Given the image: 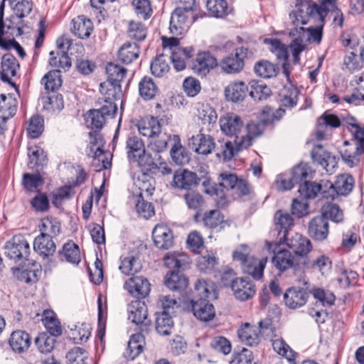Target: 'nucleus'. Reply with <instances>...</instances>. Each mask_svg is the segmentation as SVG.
<instances>
[{
	"mask_svg": "<svg viewBox=\"0 0 364 364\" xmlns=\"http://www.w3.org/2000/svg\"><path fill=\"white\" fill-rule=\"evenodd\" d=\"M297 10L289 14V17L295 26L305 25L311 19L319 23L316 27L305 28V35H308V41L319 43L322 38L323 21L328 14V9L324 6H318L313 0H302L296 4Z\"/></svg>",
	"mask_w": 364,
	"mask_h": 364,
	"instance_id": "nucleus-1",
	"label": "nucleus"
},
{
	"mask_svg": "<svg viewBox=\"0 0 364 364\" xmlns=\"http://www.w3.org/2000/svg\"><path fill=\"white\" fill-rule=\"evenodd\" d=\"M232 259L238 262L242 272L259 280L263 276V272L267 262V258L257 259L250 255V248L247 245H240L232 252Z\"/></svg>",
	"mask_w": 364,
	"mask_h": 364,
	"instance_id": "nucleus-2",
	"label": "nucleus"
},
{
	"mask_svg": "<svg viewBox=\"0 0 364 364\" xmlns=\"http://www.w3.org/2000/svg\"><path fill=\"white\" fill-rule=\"evenodd\" d=\"M270 115L271 118L263 117L260 123L251 122L247 125V134L242 135L237 140L239 149H247L252 145V141L254 138L261 135L264 129V125L272 123L274 119H278L269 107H266L262 110V114Z\"/></svg>",
	"mask_w": 364,
	"mask_h": 364,
	"instance_id": "nucleus-3",
	"label": "nucleus"
},
{
	"mask_svg": "<svg viewBox=\"0 0 364 364\" xmlns=\"http://www.w3.org/2000/svg\"><path fill=\"white\" fill-rule=\"evenodd\" d=\"M326 190L322 191V198L334 200L338 196L348 195L354 186V178L349 174L338 176L334 183L329 181L323 182Z\"/></svg>",
	"mask_w": 364,
	"mask_h": 364,
	"instance_id": "nucleus-4",
	"label": "nucleus"
},
{
	"mask_svg": "<svg viewBox=\"0 0 364 364\" xmlns=\"http://www.w3.org/2000/svg\"><path fill=\"white\" fill-rule=\"evenodd\" d=\"M251 55L252 53L246 47L236 48L232 53L220 60V67L227 74L239 73L244 68L245 60Z\"/></svg>",
	"mask_w": 364,
	"mask_h": 364,
	"instance_id": "nucleus-5",
	"label": "nucleus"
},
{
	"mask_svg": "<svg viewBox=\"0 0 364 364\" xmlns=\"http://www.w3.org/2000/svg\"><path fill=\"white\" fill-rule=\"evenodd\" d=\"M4 254L15 262L27 260L30 253V246L25 237L21 235H14L6 242Z\"/></svg>",
	"mask_w": 364,
	"mask_h": 364,
	"instance_id": "nucleus-6",
	"label": "nucleus"
},
{
	"mask_svg": "<svg viewBox=\"0 0 364 364\" xmlns=\"http://www.w3.org/2000/svg\"><path fill=\"white\" fill-rule=\"evenodd\" d=\"M198 17V14H191L184 9L176 8L171 14L170 19V32L175 36H181L189 28Z\"/></svg>",
	"mask_w": 364,
	"mask_h": 364,
	"instance_id": "nucleus-7",
	"label": "nucleus"
},
{
	"mask_svg": "<svg viewBox=\"0 0 364 364\" xmlns=\"http://www.w3.org/2000/svg\"><path fill=\"white\" fill-rule=\"evenodd\" d=\"M218 65L217 58L209 51H199L191 62V68L197 75L205 77Z\"/></svg>",
	"mask_w": 364,
	"mask_h": 364,
	"instance_id": "nucleus-8",
	"label": "nucleus"
},
{
	"mask_svg": "<svg viewBox=\"0 0 364 364\" xmlns=\"http://www.w3.org/2000/svg\"><path fill=\"white\" fill-rule=\"evenodd\" d=\"M286 245L294 253V256L299 260L306 258L307 255L312 250L313 246L311 240L299 233L292 234L284 238Z\"/></svg>",
	"mask_w": 364,
	"mask_h": 364,
	"instance_id": "nucleus-9",
	"label": "nucleus"
},
{
	"mask_svg": "<svg viewBox=\"0 0 364 364\" xmlns=\"http://www.w3.org/2000/svg\"><path fill=\"white\" fill-rule=\"evenodd\" d=\"M203 132V128H201L198 134L189 139L188 146L196 154L206 156L215 151L216 144L212 136Z\"/></svg>",
	"mask_w": 364,
	"mask_h": 364,
	"instance_id": "nucleus-10",
	"label": "nucleus"
},
{
	"mask_svg": "<svg viewBox=\"0 0 364 364\" xmlns=\"http://www.w3.org/2000/svg\"><path fill=\"white\" fill-rule=\"evenodd\" d=\"M124 288L132 296L144 299L149 294L151 284L146 278L136 276L127 279L124 284Z\"/></svg>",
	"mask_w": 364,
	"mask_h": 364,
	"instance_id": "nucleus-11",
	"label": "nucleus"
},
{
	"mask_svg": "<svg viewBox=\"0 0 364 364\" xmlns=\"http://www.w3.org/2000/svg\"><path fill=\"white\" fill-rule=\"evenodd\" d=\"M283 299L286 306L294 310L306 305L309 299V293L303 288L291 287L285 291Z\"/></svg>",
	"mask_w": 364,
	"mask_h": 364,
	"instance_id": "nucleus-12",
	"label": "nucleus"
},
{
	"mask_svg": "<svg viewBox=\"0 0 364 364\" xmlns=\"http://www.w3.org/2000/svg\"><path fill=\"white\" fill-rule=\"evenodd\" d=\"M307 233L309 236L317 242L327 240L329 235V224L323 216L314 217L308 223Z\"/></svg>",
	"mask_w": 364,
	"mask_h": 364,
	"instance_id": "nucleus-13",
	"label": "nucleus"
},
{
	"mask_svg": "<svg viewBox=\"0 0 364 364\" xmlns=\"http://www.w3.org/2000/svg\"><path fill=\"white\" fill-rule=\"evenodd\" d=\"M196 223L202 222L203 225L209 229H215L219 228L220 230L229 225L225 220L224 215L218 210H210L205 211L202 215L197 212L194 217Z\"/></svg>",
	"mask_w": 364,
	"mask_h": 364,
	"instance_id": "nucleus-14",
	"label": "nucleus"
},
{
	"mask_svg": "<svg viewBox=\"0 0 364 364\" xmlns=\"http://www.w3.org/2000/svg\"><path fill=\"white\" fill-rule=\"evenodd\" d=\"M311 156L313 162L321 166L327 173H333L337 165L336 158L320 144L314 146Z\"/></svg>",
	"mask_w": 364,
	"mask_h": 364,
	"instance_id": "nucleus-15",
	"label": "nucleus"
},
{
	"mask_svg": "<svg viewBox=\"0 0 364 364\" xmlns=\"http://www.w3.org/2000/svg\"><path fill=\"white\" fill-rule=\"evenodd\" d=\"M129 319L136 325H141L142 331H148L151 324L148 319L147 306L144 301H135L129 306Z\"/></svg>",
	"mask_w": 364,
	"mask_h": 364,
	"instance_id": "nucleus-16",
	"label": "nucleus"
},
{
	"mask_svg": "<svg viewBox=\"0 0 364 364\" xmlns=\"http://www.w3.org/2000/svg\"><path fill=\"white\" fill-rule=\"evenodd\" d=\"M101 92L104 96L99 99L98 104L101 105L100 107L97 109L106 117H114L117 111V106L115 100L119 97L121 94H118L116 90L113 89H107L104 93L103 84L100 85Z\"/></svg>",
	"mask_w": 364,
	"mask_h": 364,
	"instance_id": "nucleus-17",
	"label": "nucleus"
},
{
	"mask_svg": "<svg viewBox=\"0 0 364 364\" xmlns=\"http://www.w3.org/2000/svg\"><path fill=\"white\" fill-rule=\"evenodd\" d=\"M152 237L155 246L160 250H168L173 245V232L166 225H156L152 231Z\"/></svg>",
	"mask_w": 364,
	"mask_h": 364,
	"instance_id": "nucleus-18",
	"label": "nucleus"
},
{
	"mask_svg": "<svg viewBox=\"0 0 364 364\" xmlns=\"http://www.w3.org/2000/svg\"><path fill=\"white\" fill-rule=\"evenodd\" d=\"M272 262L282 272L289 269L296 271L300 268L299 260L290 251L287 250H278L277 252L274 253Z\"/></svg>",
	"mask_w": 364,
	"mask_h": 364,
	"instance_id": "nucleus-19",
	"label": "nucleus"
},
{
	"mask_svg": "<svg viewBox=\"0 0 364 364\" xmlns=\"http://www.w3.org/2000/svg\"><path fill=\"white\" fill-rule=\"evenodd\" d=\"M341 125V119L337 115L325 112L317 120L316 139L318 140L326 139L329 129L338 128Z\"/></svg>",
	"mask_w": 364,
	"mask_h": 364,
	"instance_id": "nucleus-20",
	"label": "nucleus"
},
{
	"mask_svg": "<svg viewBox=\"0 0 364 364\" xmlns=\"http://www.w3.org/2000/svg\"><path fill=\"white\" fill-rule=\"evenodd\" d=\"M264 43L269 44V50L273 53L277 59L282 60V65L283 73L286 76L288 81L290 80V64L288 62V48L287 47L277 38L265 39Z\"/></svg>",
	"mask_w": 364,
	"mask_h": 364,
	"instance_id": "nucleus-21",
	"label": "nucleus"
},
{
	"mask_svg": "<svg viewBox=\"0 0 364 364\" xmlns=\"http://www.w3.org/2000/svg\"><path fill=\"white\" fill-rule=\"evenodd\" d=\"M119 269L126 276H133L142 269L139 255L134 251L122 255L119 258Z\"/></svg>",
	"mask_w": 364,
	"mask_h": 364,
	"instance_id": "nucleus-22",
	"label": "nucleus"
},
{
	"mask_svg": "<svg viewBox=\"0 0 364 364\" xmlns=\"http://www.w3.org/2000/svg\"><path fill=\"white\" fill-rule=\"evenodd\" d=\"M127 70L114 63H109L106 66V73L107 75V82L110 87L117 91L118 94H122L121 82L127 75Z\"/></svg>",
	"mask_w": 364,
	"mask_h": 364,
	"instance_id": "nucleus-23",
	"label": "nucleus"
},
{
	"mask_svg": "<svg viewBox=\"0 0 364 364\" xmlns=\"http://www.w3.org/2000/svg\"><path fill=\"white\" fill-rule=\"evenodd\" d=\"M193 315L200 321L207 322L215 316L214 306L205 299H193L191 300Z\"/></svg>",
	"mask_w": 364,
	"mask_h": 364,
	"instance_id": "nucleus-24",
	"label": "nucleus"
},
{
	"mask_svg": "<svg viewBox=\"0 0 364 364\" xmlns=\"http://www.w3.org/2000/svg\"><path fill=\"white\" fill-rule=\"evenodd\" d=\"M220 129L227 136H238L243 127L241 117L235 113L229 112L220 119Z\"/></svg>",
	"mask_w": 364,
	"mask_h": 364,
	"instance_id": "nucleus-25",
	"label": "nucleus"
},
{
	"mask_svg": "<svg viewBox=\"0 0 364 364\" xmlns=\"http://www.w3.org/2000/svg\"><path fill=\"white\" fill-rule=\"evenodd\" d=\"M200 180L196 173L183 169L174 173L173 183L180 189L191 191L193 187L199 184Z\"/></svg>",
	"mask_w": 364,
	"mask_h": 364,
	"instance_id": "nucleus-26",
	"label": "nucleus"
},
{
	"mask_svg": "<svg viewBox=\"0 0 364 364\" xmlns=\"http://www.w3.org/2000/svg\"><path fill=\"white\" fill-rule=\"evenodd\" d=\"M343 145L344 148L341 151L343 162L350 168L358 166L363 159L364 149H360L359 146L350 144L348 141H345Z\"/></svg>",
	"mask_w": 364,
	"mask_h": 364,
	"instance_id": "nucleus-27",
	"label": "nucleus"
},
{
	"mask_svg": "<svg viewBox=\"0 0 364 364\" xmlns=\"http://www.w3.org/2000/svg\"><path fill=\"white\" fill-rule=\"evenodd\" d=\"M232 290L235 298L242 301L250 299L256 293L254 283L244 278L237 279L232 284Z\"/></svg>",
	"mask_w": 364,
	"mask_h": 364,
	"instance_id": "nucleus-28",
	"label": "nucleus"
},
{
	"mask_svg": "<svg viewBox=\"0 0 364 364\" xmlns=\"http://www.w3.org/2000/svg\"><path fill=\"white\" fill-rule=\"evenodd\" d=\"M289 35L294 37L289 45V48L293 55V61L296 64L299 63L301 53L306 48V45L304 43L305 28L302 26H295L290 30Z\"/></svg>",
	"mask_w": 364,
	"mask_h": 364,
	"instance_id": "nucleus-29",
	"label": "nucleus"
},
{
	"mask_svg": "<svg viewBox=\"0 0 364 364\" xmlns=\"http://www.w3.org/2000/svg\"><path fill=\"white\" fill-rule=\"evenodd\" d=\"M1 79L5 82H11V80L16 75L19 63L15 56L10 53L4 54L1 58Z\"/></svg>",
	"mask_w": 364,
	"mask_h": 364,
	"instance_id": "nucleus-30",
	"label": "nucleus"
},
{
	"mask_svg": "<svg viewBox=\"0 0 364 364\" xmlns=\"http://www.w3.org/2000/svg\"><path fill=\"white\" fill-rule=\"evenodd\" d=\"M164 264L169 269L181 272L189 267L191 260L188 255L181 252H168L164 258Z\"/></svg>",
	"mask_w": 364,
	"mask_h": 364,
	"instance_id": "nucleus-31",
	"label": "nucleus"
},
{
	"mask_svg": "<svg viewBox=\"0 0 364 364\" xmlns=\"http://www.w3.org/2000/svg\"><path fill=\"white\" fill-rule=\"evenodd\" d=\"M194 53V48L192 46L186 48H176L171 51L172 64L176 71L183 70L186 67V61L191 59Z\"/></svg>",
	"mask_w": 364,
	"mask_h": 364,
	"instance_id": "nucleus-32",
	"label": "nucleus"
},
{
	"mask_svg": "<svg viewBox=\"0 0 364 364\" xmlns=\"http://www.w3.org/2000/svg\"><path fill=\"white\" fill-rule=\"evenodd\" d=\"M9 343L14 352L22 353L29 348L31 339L28 333L18 330L11 334Z\"/></svg>",
	"mask_w": 364,
	"mask_h": 364,
	"instance_id": "nucleus-33",
	"label": "nucleus"
},
{
	"mask_svg": "<svg viewBox=\"0 0 364 364\" xmlns=\"http://www.w3.org/2000/svg\"><path fill=\"white\" fill-rule=\"evenodd\" d=\"M139 133L149 138L154 137L161 133V124L157 118L146 116L143 117L137 124Z\"/></svg>",
	"mask_w": 364,
	"mask_h": 364,
	"instance_id": "nucleus-34",
	"label": "nucleus"
},
{
	"mask_svg": "<svg viewBox=\"0 0 364 364\" xmlns=\"http://www.w3.org/2000/svg\"><path fill=\"white\" fill-rule=\"evenodd\" d=\"M237 334L241 341L250 346L258 345L261 340L258 328L249 323H244L238 330Z\"/></svg>",
	"mask_w": 364,
	"mask_h": 364,
	"instance_id": "nucleus-35",
	"label": "nucleus"
},
{
	"mask_svg": "<svg viewBox=\"0 0 364 364\" xmlns=\"http://www.w3.org/2000/svg\"><path fill=\"white\" fill-rule=\"evenodd\" d=\"M166 286L173 291H183L188 285V279L180 272L172 270L167 273L164 278Z\"/></svg>",
	"mask_w": 364,
	"mask_h": 364,
	"instance_id": "nucleus-36",
	"label": "nucleus"
},
{
	"mask_svg": "<svg viewBox=\"0 0 364 364\" xmlns=\"http://www.w3.org/2000/svg\"><path fill=\"white\" fill-rule=\"evenodd\" d=\"M248 91L249 87L245 82H234L225 87V95L228 100L237 102L245 99Z\"/></svg>",
	"mask_w": 364,
	"mask_h": 364,
	"instance_id": "nucleus-37",
	"label": "nucleus"
},
{
	"mask_svg": "<svg viewBox=\"0 0 364 364\" xmlns=\"http://www.w3.org/2000/svg\"><path fill=\"white\" fill-rule=\"evenodd\" d=\"M73 33L80 38H88L92 31L93 25L90 19L85 16H78L72 21Z\"/></svg>",
	"mask_w": 364,
	"mask_h": 364,
	"instance_id": "nucleus-38",
	"label": "nucleus"
},
{
	"mask_svg": "<svg viewBox=\"0 0 364 364\" xmlns=\"http://www.w3.org/2000/svg\"><path fill=\"white\" fill-rule=\"evenodd\" d=\"M145 343V337L142 333L133 334L128 342L124 356L129 360H134L142 353Z\"/></svg>",
	"mask_w": 364,
	"mask_h": 364,
	"instance_id": "nucleus-39",
	"label": "nucleus"
},
{
	"mask_svg": "<svg viewBox=\"0 0 364 364\" xmlns=\"http://www.w3.org/2000/svg\"><path fill=\"white\" fill-rule=\"evenodd\" d=\"M58 256L61 261H66L73 264H77L81 260L79 247L73 241L65 243L62 250H59Z\"/></svg>",
	"mask_w": 364,
	"mask_h": 364,
	"instance_id": "nucleus-40",
	"label": "nucleus"
},
{
	"mask_svg": "<svg viewBox=\"0 0 364 364\" xmlns=\"http://www.w3.org/2000/svg\"><path fill=\"white\" fill-rule=\"evenodd\" d=\"M174 142L170 154L172 160L178 165H185L190 161V156L186 149L182 146L178 135H173Z\"/></svg>",
	"mask_w": 364,
	"mask_h": 364,
	"instance_id": "nucleus-41",
	"label": "nucleus"
},
{
	"mask_svg": "<svg viewBox=\"0 0 364 364\" xmlns=\"http://www.w3.org/2000/svg\"><path fill=\"white\" fill-rule=\"evenodd\" d=\"M39 236L51 238L56 237L60 232V223L53 217H46L41 220L39 225Z\"/></svg>",
	"mask_w": 364,
	"mask_h": 364,
	"instance_id": "nucleus-42",
	"label": "nucleus"
},
{
	"mask_svg": "<svg viewBox=\"0 0 364 364\" xmlns=\"http://www.w3.org/2000/svg\"><path fill=\"white\" fill-rule=\"evenodd\" d=\"M28 163L31 168L43 167L47 161V156L44 150L38 145H30L28 147Z\"/></svg>",
	"mask_w": 364,
	"mask_h": 364,
	"instance_id": "nucleus-43",
	"label": "nucleus"
},
{
	"mask_svg": "<svg viewBox=\"0 0 364 364\" xmlns=\"http://www.w3.org/2000/svg\"><path fill=\"white\" fill-rule=\"evenodd\" d=\"M33 249L39 255L48 257L53 255L56 247L53 239L38 235L35 238Z\"/></svg>",
	"mask_w": 364,
	"mask_h": 364,
	"instance_id": "nucleus-44",
	"label": "nucleus"
},
{
	"mask_svg": "<svg viewBox=\"0 0 364 364\" xmlns=\"http://www.w3.org/2000/svg\"><path fill=\"white\" fill-rule=\"evenodd\" d=\"M17 101L11 95L4 94L0 95V117L3 120H8L13 117L16 112Z\"/></svg>",
	"mask_w": 364,
	"mask_h": 364,
	"instance_id": "nucleus-45",
	"label": "nucleus"
},
{
	"mask_svg": "<svg viewBox=\"0 0 364 364\" xmlns=\"http://www.w3.org/2000/svg\"><path fill=\"white\" fill-rule=\"evenodd\" d=\"M274 225L279 232H283V238L289 235V230L294 225V219L287 212L279 210L274 217Z\"/></svg>",
	"mask_w": 364,
	"mask_h": 364,
	"instance_id": "nucleus-46",
	"label": "nucleus"
},
{
	"mask_svg": "<svg viewBox=\"0 0 364 364\" xmlns=\"http://www.w3.org/2000/svg\"><path fill=\"white\" fill-rule=\"evenodd\" d=\"M145 145L141 138L137 136H129L126 141V151L129 161L134 160L138 155L144 154Z\"/></svg>",
	"mask_w": 364,
	"mask_h": 364,
	"instance_id": "nucleus-47",
	"label": "nucleus"
},
{
	"mask_svg": "<svg viewBox=\"0 0 364 364\" xmlns=\"http://www.w3.org/2000/svg\"><path fill=\"white\" fill-rule=\"evenodd\" d=\"M139 46L136 43H126L118 51V58L122 63L129 64L138 58Z\"/></svg>",
	"mask_w": 364,
	"mask_h": 364,
	"instance_id": "nucleus-48",
	"label": "nucleus"
},
{
	"mask_svg": "<svg viewBox=\"0 0 364 364\" xmlns=\"http://www.w3.org/2000/svg\"><path fill=\"white\" fill-rule=\"evenodd\" d=\"M323 190H326L323 186V183L307 181L300 184L298 191L304 198L312 199L315 198L319 193L322 195Z\"/></svg>",
	"mask_w": 364,
	"mask_h": 364,
	"instance_id": "nucleus-49",
	"label": "nucleus"
},
{
	"mask_svg": "<svg viewBox=\"0 0 364 364\" xmlns=\"http://www.w3.org/2000/svg\"><path fill=\"white\" fill-rule=\"evenodd\" d=\"M198 117L203 125H207L210 131L216 123L218 115L215 110L209 105H201L198 109Z\"/></svg>",
	"mask_w": 364,
	"mask_h": 364,
	"instance_id": "nucleus-50",
	"label": "nucleus"
},
{
	"mask_svg": "<svg viewBox=\"0 0 364 364\" xmlns=\"http://www.w3.org/2000/svg\"><path fill=\"white\" fill-rule=\"evenodd\" d=\"M314 299L316 300V305L320 304L322 306H331L334 304L336 296L329 290L319 287H313L309 291Z\"/></svg>",
	"mask_w": 364,
	"mask_h": 364,
	"instance_id": "nucleus-51",
	"label": "nucleus"
},
{
	"mask_svg": "<svg viewBox=\"0 0 364 364\" xmlns=\"http://www.w3.org/2000/svg\"><path fill=\"white\" fill-rule=\"evenodd\" d=\"M249 87L250 96L255 101L267 100L271 95L270 88L262 82L250 81Z\"/></svg>",
	"mask_w": 364,
	"mask_h": 364,
	"instance_id": "nucleus-52",
	"label": "nucleus"
},
{
	"mask_svg": "<svg viewBox=\"0 0 364 364\" xmlns=\"http://www.w3.org/2000/svg\"><path fill=\"white\" fill-rule=\"evenodd\" d=\"M49 64L50 66L63 69L66 71L72 65L71 59L67 52L59 50L58 52L50 51Z\"/></svg>",
	"mask_w": 364,
	"mask_h": 364,
	"instance_id": "nucleus-53",
	"label": "nucleus"
},
{
	"mask_svg": "<svg viewBox=\"0 0 364 364\" xmlns=\"http://www.w3.org/2000/svg\"><path fill=\"white\" fill-rule=\"evenodd\" d=\"M156 330L162 336L170 335L173 328V321L170 314L167 313L156 314Z\"/></svg>",
	"mask_w": 364,
	"mask_h": 364,
	"instance_id": "nucleus-54",
	"label": "nucleus"
},
{
	"mask_svg": "<svg viewBox=\"0 0 364 364\" xmlns=\"http://www.w3.org/2000/svg\"><path fill=\"white\" fill-rule=\"evenodd\" d=\"M168 57L165 54L156 56L150 65L151 74L157 77L165 75L170 70Z\"/></svg>",
	"mask_w": 364,
	"mask_h": 364,
	"instance_id": "nucleus-55",
	"label": "nucleus"
},
{
	"mask_svg": "<svg viewBox=\"0 0 364 364\" xmlns=\"http://www.w3.org/2000/svg\"><path fill=\"white\" fill-rule=\"evenodd\" d=\"M41 84L47 91L54 92L62 85L60 70L58 69L48 72L41 79Z\"/></svg>",
	"mask_w": 364,
	"mask_h": 364,
	"instance_id": "nucleus-56",
	"label": "nucleus"
},
{
	"mask_svg": "<svg viewBox=\"0 0 364 364\" xmlns=\"http://www.w3.org/2000/svg\"><path fill=\"white\" fill-rule=\"evenodd\" d=\"M299 90L290 85L284 87L280 92L281 106L287 108H292L296 105L298 101Z\"/></svg>",
	"mask_w": 364,
	"mask_h": 364,
	"instance_id": "nucleus-57",
	"label": "nucleus"
},
{
	"mask_svg": "<svg viewBox=\"0 0 364 364\" xmlns=\"http://www.w3.org/2000/svg\"><path fill=\"white\" fill-rule=\"evenodd\" d=\"M311 169L310 166L306 164H300L294 166L291 171V179L294 186H300L304 181H309V178H312Z\"/></svg>",
	"mask_w": 364,
	"mask_h": 364,
	"instance_id": "nucleus-58",
	"label": "nucleus"
},
{
	"mask_svg": "<svg viewBox=\"0 0 364 364\" xmlns=\"http://www.w3.org/2000/svg\"><path fill=\"white\" fill-rule=\"evenodd\" d=\"M240 138L239 136H237L234 140V142L230 141H228L224 143V144L221 145L220 148L215 146V154L218 158H223L225 160L231 159L235 153L242 150L243 149H239L237 140Z\"/></svg>",
	"mask_w": 364,
	"mask_h": 364,
	"instance_id": "nucleus-59",
	"label": "nucleus"
},
{
	"mask_svg": "<svg viewBox=\"0 0 364 364\" xmlns=\"http://www.w3.org/2000/svg\"><path fill=\"white\" fill-rule=\"evenodd\" d=\"M183 199L188 209L198 212L205 205V200L203 196L196 191H188L183 195Z\"/></svg>",
	"mask_w": 364,
	"mask_h": 364,
	"instance_id": "nucleus-60",
	"label": "nucleus"
},
{
	"mask_svg": "<svg viewBox=\"0 0 364 364\" xmlns=\"http://www.w3.org/2000/svg\"><path fill=\"white\" fill-rule=\"evenodd\" d=\"M303 268L305 269L318 270L322 274L328 270L331 266V261L327 256L320 255L312 262L304 260L302 262Z\"/></svg>",
	"mask_w": 364,
	"mask_h": 364,
	"instance_id": "nucleus-61",
	"label": "nucleus"
},
{
	"mask_svg": "<svg viewBox=\"0 0 364 364\" xmlns=\"http://www.w3.org/2000/svg\"><path fill=\"white\" fill-rule=\"evenodd\" d=\"M324 218L331 220L335 223H340L343 220V213L339 206L334 203H327L321 208V215Z\"/></svg>",
	"mask_w": 364,
	"mask_h": 364,
	"instance_id": "nucleus-62",
	"label": "nucleus"
},
{
	"mask_svg": "<svg viewBox=\"0 0 364 364\" xmlns=\"http://www.w3.org/2000/svg\"><path fill=\"white\" fill-rule=\"evenodd\" d=\"M272 346L277 353L285 357L289 362H292L295 360L296 353L291 350L290 346L284 341V339H272Z\"/></svg>",
	"mask_w": 364,
	"mask_h": 364,
	"instance_id": "nucleus-63",
	"label": "nucleus"
},
{
	"mask_svg": "<svg viewBox=\"0 0 364 364\" xmlns=\"http://www.w3.org/2000/svg\"><path fill=\"white\" fill-rule=\"evenodd\" d=\"M68 364H88L87 351L80 347H74L66 354Z\"/></svg>",
	"mask_w": 364,
	"mask_h": 364,
	"instance_id": "nucleus-64",
	"label": "nucleus"
}]
</instances>
